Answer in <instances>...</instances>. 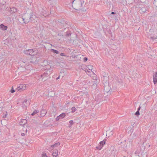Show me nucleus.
Here are the masks:
<instances>
[{"mask_svg": "<svg viewBox=\"0 0 157 157\" xmlns=\"http://www.w3.org/2000/svg\"><path fill=\"white\" fill-rule=\"evenodd\" d=\"M36 18V16L33 13L31 10H29L24 13L22 17V19L25 24L29 22L32 23Z\"/></svg>", "mask_w": 157, "mask_h": 157, "instance_id": "f257e3e1", "label": "nucleus"}, {"mask_svg": "<svg viewBox=\"0 0 157 157\" xmlns=\"http://www.w3.org/2000/svg\"><path fill=\"white\" fill-rule=\"evenodd\" d=\"M84 2L81 0H73L72 2V6L73 8L77 10H80L82 9Z\"/></svg>", "mask_w": 157, "mask_h": 157, "instance_id": "f03ea898", "label": "nucleus"}, {"mask_svg": "<svg viewBox=\"0 0 157 157\" xmlns=\"http://www.w3.org/2000/svg\"><path fill=\"white\" fill-rule=\"evenodd\" d=\"M150 11V7L149 6H143V7L140 8L139 10L140 12L141 13H147Z\"/></svg>", "mask_w": 157, "mask_h": 157, "instance_id": "7ed1b4c3", "label": "nucleus"}, {"mask_svg": "<svg viewBox=\"0 0 157 157\" xmlns=\"http://www.w3.org/2000/svg\"><path fill=\"white\" fill-rule=\"evenodd\" d=\"M27 84H20L18 86L17 89L19 91H23L26 90L27 88Z\"/></svg>", "mask_w": 157, "mask_h": 157, "instance_id": "20e7f679", "label": "nucleus"}, {"mask_svg": "<svg viewBox=\"0 0 157 157\" xmlns=\"http://www.w3.org/2000/svg\"><path fill=\"white\" fill-rule=\"evenodd\" d=\"M60 143L58 142L55 143L54 144L51 145L48 148L49 150V151H51L52 150H53L54 148L58 147L60 146Z\"/></svg>", "mask_w": 157, "mask_h": 157, "instance_id": "39448f33", "label": "nucleus"}, {"mask_svg": "<svg viewBox=\"0 0 157 157\" xmlns=\"http://www.w3.org/2000/svg\"><path fill=\"white\" fill-rule=\"evenodd\" d=\"M67 30L66 33V36L68 39V40L70 41L72 40V39H71V38L72 33L71 31L69 29H67Z\"/></svg>", "mask_w": 157, "mask_h": 157, "instance_id": "423d86ee", "label": "nucleus"}, {"mask_svg": "<svg viewBox=\"0 0 157 157\" xmlns=\"http://www.w3.org/2000/svg\"><path fill=\"white\" fill-rule=\"evenodd\" d=\"M30 104L29 101L27 99H25L22 101V105L23 107H25L29 105Z\"/></svg>", "mask_w": 157, "mask_h": 157, "instance_id": "0eeeda50", "label": "nucleus"}, {"mask_svg": "<svg viewBox=\"0 0 157 157\" xmlns=\"http://www.w3.org/2000/svg\"><path fill=\"white\" fill-rule=\"evenodd\" d=\"M106 140H104L103 141H101L100 143V145L99 146L96 147L97 149L100 150L102 148L103 146L105 144Z\"/></svg>", "mask_w": 157, "mask_h": 157, "instance_id": "6e6552de", "label": "nucleus"}, {"mask_svg": "<svg viewBox=\"0 0 157 157\" xmlns=\"http://www.w3.org/2000/svg\"><path fill=\"white\" fill-rule=\"evenodd\" d=\"M25 52L27 54H29L30 55H34L36 53L34 50H27Z\"/></svg>", "mask_w": 157, "mask_h": 157, "instance_id": "1a4fd4ad", "label": "nucleus"}, {"mask_svg": "<svg viewBox=\"0 0 157 157\" xmlns=\"http://www.w3.org/2000/svg\"><path fill=\"white\" fill-rule=\"evenodd\" d=\"M58 23H57L59 25L63 26V27H66L67 25L66 22L63 20H59L58 21Z\"/></svg>", "mask_w": 157, "mask_h": 157, "instance_id": "9d476101", "label": "nucleus"}, {"mask_svg": "<svg viewBox=\"0 0 157 157\" xmlns=\"http://www.w3.org/2000/svg\"><path fill=\"white\" fill-rule=\"evenodd\" d=\"M66 116V114L64 113H62L59 116L57 117L56 118V121H58L59 119H62L64 118Z\"/></svg>", "mask_w": 157, "mask_h": 157, "instance_id": "9b49d317", "label": "nucleus"}, {"mask_svg": "<svg viewBox=\"0 0 157 157\" xmlns=\"http://www.w3.org/2000/svg\"><path fill=\"white\" fill-rule=\"evenodd\" d=\"M8 27L2 24L0 25V29L2 30L5 31L7 29Z\"/></svg>", "mask_w": 157, "mask_h": 157, "instance_id": "f8f14e48", "label": "nucleus"}, {"mask_svg": "<svg viewBox=\"0 0 157 157\" xmlns=\"http://www.w3.org/2000/svg\"><path fill=\"white\" fill-rule=\"evenodd\" d=\"M58 151L56 149L53 150L52 153V155L54 157H56L58 155Z\"/></svg>", "mask_w": 157, "mask_h": 157, "instance_id": "ddd939ff", "label": "nucleus"}, {"mask_svg": "<svg viewBox=\"0 0 157 157\" xmlns=\"http://www.w3.org/2000/svg\"><path fill=\"white\" fill-rule=\"evenodd\" d=\"M63 35L61 33H58L57 36H56V39L59 41L61 39L63 38Z\"/></svg>", "mask_w": 157, "mask_h": 157, "instance_id": "4468645a", "label": "nucleus"}, {"mask_svg": "<svg viewBox=\"0 0 157 157\" xmlns=\"http://www.w3.org/2000/svg\"><path fill=\"white\" fill-rule=\"evenodd\" d=\"M24 132H22L21 133V136H24L25 135V134L27 133V130L25 127H24L22 128Z\"/></svg>", "mask_w": 157, "mask_h": 157, "instance_id": "2eb2a0df", "label": "nucleus"}, {"mask_svg": "<svg viewBox=\"0 0 157 157\" xmlns=\"http://www.w3.org/2000/svg\"><path fill=\"white\" fill-rule=\"evenodd\" d=\"M113 134L112 131L109 130L107 132L106 136L108 137H109L112 136Z\"/></svg>", "mask_w": 157, "mask_h": 157, "instance_id": "dca6fc26", "label": "nucleus"}, {"mask_svg": "<svg viewBox=\"0 0 157 157\" xmlns=\"http://www.w3.org/2000/svg\"><path fill=\"white\" fill-rule=\"evenodd\" d=\"M85 67H86V69H87L88 70H89L90 71H92L93 69V67L92 65H89L88 66H86ZM86 69V68H85Z\"/></svg>", "mask_w": 157, "mask_h": 157, "instance_id": "f3484780", "label": "nucleus"}, {"mask_svg": "<svg viewBox=\"0 0 157 157\" xmlns=\"http://www.w3.org/2000/svg\"><path fill=\"white\" fill-rule=\"evenodd\" d=\"M47 113L45 109H43L41 111L40 115L42 116H44Z\"/></svg>", "mask_w": 157, "mask_h": 157, "instance_id": "a211bd4d", "label": "nucleus"}, {"mask_svg": "<svg viewBox=\"0 0 157 157\" xmlns=\"http://www.w3.org/2000/svg\"><path fill=\"white\" fill-rule=\"evenodd\" d=\"M6 3V0H0V5L2 6V7L3 5H4Z\"/></svg>", "mask_w": 157, "mask_h": 157, "instance_id": "6ab92c4d", "label": "nucleus"}, {"mask_svg": "<svg viewBox=\"0 0 157 157\" xmlns=\"http://www.w3.org/2000/svg\"><path fill=\"white\" fill-rule=\"evenodd\" d=\"M10 10L12 13H15L17 12V9L15 7H12L10 8Z\"/></svg>", "mask_w": 157, "mask_h": 157, "instance_id": "aec40b11", "label": "nucleus"}, {"mask_svg": "<svg viewBox=\"0 0 157 157\" xmlns=\"http://www.w3.org/2000/svg\"><path fill=\"white\" fill-rule=\"evenodd\" d=\"M41 157H48L45 152H43L41 154Z\"/></svg>", "mask_w": 157, "mask_h": 157, "instance_id": "412c9836", "label": "nucleus"}, {"mask_svg": "<svg viewBox=\"0 0 157 157\" xmlns=\"http://www.w3.org/2000/svg\"><path fill=\"white\" fill-rule=\"evenodd\" d=\"M153 82L155 84L157 82V78L153 76Z\"/></svg>", "mask_w": 157, "mask_h": 157, "instance_id": "4be33fe9", "label": "nucleus"}, {"mask_svg": "<svg viewBox=\"0 0 157 157\" xmlns=\"http://www.w3.org/2000/svg\"><path fill=\"white\" fill-rule=\"evenodd\" d=\"M38 112V111L37 110H35L31 114L32 116H34Z\"/></svg>", "mask_w": 157, "mask_h": 157, "instance_id": "5701e85b", "label": "nucleus"}, {"mask_svg": "<svg viewBox=\"0 0 157 157\" xmlns=\"http://www.w3.org/2000/svg\"><path fill=\"white\" fill-rule=\"evenodd\" d=\"M15 92V90L14 89L13 86H12L11 87V89L10 90V92L11 93H13Z\"/></svg>", "mask_w": 157, "mask_h": 157, "instance_id": "b1692460", "label": "nucleus"}, {"mask_svg": "<svg viewBox=\"0 0 157 157\" xmlns=\"http://www.w3.org/2000/svg\"><path fill=\"white\" fill-rule=\"evenodd\" d=\"M150 38L151 39L153 40H155L157 39V36H151Z\"/></svg>", "mask_w": 157, "mask_h": 157, "instance_id": "393cba45", "label": "nucleus"}, {"mask_svg": "<svg viewBox=\"0 0 157 157\" xmlns=\"http://www.w3.org/2000/svg\"><path fill=\"white\" fill-rule=\"evenodd\" d=\"M85 71L89 75H90L89 74V73H90V71L88 70L87 69H85L84 68Z\"/></svg>", "mask_w": 157, "mask_h": 157, "instance_id": "a878e982", "label": "nucleus"}, {"mask_svg": "<svg viewBox=\"0 0 157 157\" xmlns=\"http://www.w3.org/2000/svg\"><path fill=\"white\" fill-rule=\"evenodd\" d=\"M72 112H74L76 110V108L75 107H73L71 109Z\"/></svg>", "mask_w": 157, "mask_h": 157, "instance_id": "bb28decb", "label": "nucleus"}, {"mask_svg": "<svg viewBox=\"0 0 157 157\" xmlns=\"http://www.w3.org/2000/svg\"><path fill=\"white\" fill-rule=\"evenodd\" d=\"M154 4L155 6L157 7V0H154Z\"/></svg>", "mask_w": 157, "mask_h": 157, "instance_id": "cd10ccee", "label": "nucleus"}, {"mask_svg": "<svg viewBox=\"0 0 157 157\" xmlns=\"http://www.w3.org/2000/svg\"><path fill=\"white\" fill-rule=\"evenodd\" d=\"M52 50V52H53L55 53L56 54H58L59 53V52L56 50Z\"/></svg>", "mask_w": 157, "mask_h": 157, "instance_id": "c85d7f7f", "label": "nucleus"}, {"mask_svg": "<svg viewBox=\"0 0 157 157\" xmlns=\"http://www.w3.org/2000/svg\"><path fill=\"white\" fill-rule=\"evenodd\" d=\"M87 59H87V57H85L84 56V57L83 58L82 60L83 61H84V62H86V61H87Z\"/></svg>", "mask_w": 157, "mask_h": 157, "instance_id": "c756f323", "label": "nucleus"}, {"mask_svg": "<svg viewBox=\"0 0 157 157\" xmlns=\"http://www.w3.org/2000/svg\"><path fill=\"white\" fill-rule=\"evenodd\" d=\"M84 57V56H83L82 55H80V60H82Z\"/></svg>", "mask_w": 157, "mask_h": 157, "instance_id": "7c9ffc66", "label": "nucleus"}, {"mask_svg": "<svg viewBox=\"0 0 157 157\" xmlns=\"http://www.w3.org/2000/svg\"><path fill=\"white\" fill-rule=\"evenodd\" d=\"M134 2L137 3H140V0H134Z\"/></svg>", "mask_w": 157, "mask_h": 157, "instance_id": "2f4dec72", "label": "nucleus"}, {"mask_svg": "<svg viewBox=\"0 0 157 157\" xmlns=\"http://www.w3.org/2000/svg\"><path fill=\"white\" fill-rule=\"evenodd\" d=\"M136 115H140V113L139 111H137L135 113Z\"/></svg>", "mask_w": 157, "mask_h": 157, "instance_id": "473e14b6", "label": "nucleus"}, {"mask_svg": "<svg viewBox=\"0 0 157 157\" xmlns=\"http://www.w3.org/2000/svg\"><path fill=\"white\" fill-rule=\"evenodd\" d=\"M146 0H140V3H144L145 2Z\"/></svg>", "mask_w": 157, "mask_h": 157, "instance_id": "72a5a7b5", "label": "nucleus"}, {"mask_svg": "<svg viewBox=\"0 0 157 157\" xmlns=\"http://www.w3.org/2000/svg\"><path fill=\"white\" fill-rule=\"evenodd\" d=\"M153 76L157 78V72L155 73V75H153Z\"/></svg>", "mask_w": 157, "mask_h": 157, "instance_id": "f704fd0d", "label": "nucleus"}, {"mask_svg": "<svg viewBox=\"0 0 157 157\" xmlns=\"http://www.w3.org/2000/svg\"><path fill=\"white\" fill-rule=\"evenodd\" d=\"M112 14H116V13L114 12H112L111 13Z\"/></svg>", "mask_w": 157, "mask_h": 157, "instance_id": "c9c22d12", "label": "nucleus"}, {"mask_svg": "<svg viewBox=\"0 0 157 157\" xmlns=\"http://www.w3.org/2000/svg\"><path fill=\"white\" fill-rule=\"evenodd\" d=\"M73 121H70L69 122V123L70 124H72L73 123Z\"/></svg>", "mask_w": 157, "mask_h": 157, "instance_id": "e433bc0d", "label": "nucleus"}, {"mask_svg": "<svg viewBox=\"0 0 157 157\" xmlns=\"http://www.w3.org/2000/svg\"><path fill=\"white\" fill-rule=\"evenodd\" d=\"M3 8L2 7V6H1L0 5V10H1Z\"/></svg>", "mask_w": 157, "mask_h": 157, "instance_id": "4c0bfd02", "label": "nucleus"}, {"mask_svg": "<svg viewBox=\"0 0 157 157\" xmlns=\"http://www.w3.org/2000/svg\"><path fill=\"white\" fill-rule=\"evenodd\" d=\"M60 55H61V56H64L63 53H61L60 54Z\"/></svg>", "mask_w": 157, "mask_h": 157, "instance_id": "58836bf2", "label": "nucleus"}, {"mask_svg": "<svg viewBox=\"0 0 157 157\" xmlns=\"http://www.w3.org/2000/svg\"><path fill=\"white\" fill-rule=\"evenodd\" d=\"M140 107L138 109V111H139L140 110Z\"/></svg>", "mask_w": 157, "mask_h": 157, "instance_id": "ea45409f", "label": "nucleus"}]
</instances>
